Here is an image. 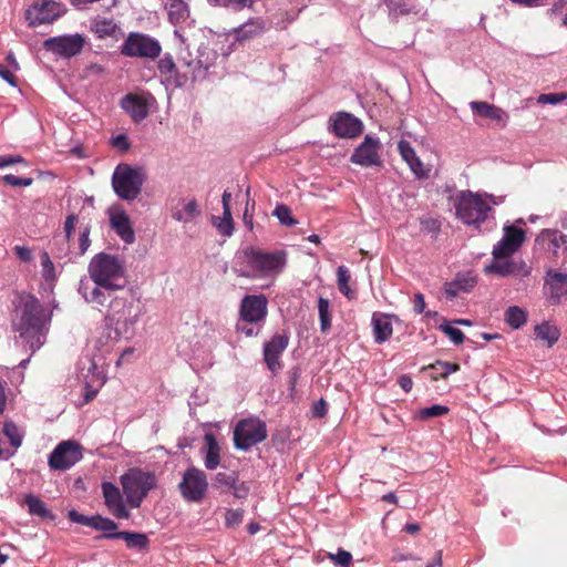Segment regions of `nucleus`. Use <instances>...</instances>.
I'll list each match as a JSON object with an SVG mask.
<instances>
[{"instance_id": "38", "label": "nucleus", "mask_w": 567, "mask_h": 567, "mask_svg": "<svg viewBox=\"0 0 567 567\" xmlns=\"http://www.w3.org/2000/svg\"><path fill=\"white\" fill-rule=\"evenodd\" d=\"M92 528L95 530L103 532L102 536L96 537L97 539H102V538L106 539V535L118 533V532H116L117 524L114 520H112L111 518L103 517L100 514H95V522L93 523Z\"/></svg>"}, {"instance_id": "36", "label": "nucleus", "mask_w": 567, "mask_h": 567, "mask_svg": "<svg viewBox=\"0 0 567 567\" xmlns=\"http://www.w3.org/2000/svg\"><path fill=\"white\" fill-rule=\"evenodd\" d=\"M259 0H208L213 6L226 8L230 11L240 12L251 9Z\"/></svg>"}, {"instance_id": "1", "label": "nucleus", "mask_w": 567, "mask_h": 567, "mask_svg": "<svg viewBox=\"0 0 567 567\" xmlns=\"http://www.w3.org/2000/svg\"><path fill=\"white\" fill-rule=\"evenodd\" d=\"M49 320L43 305L34 296L29 295L22 300L13 329L29 343L31 352L34 353L43 344L41 338L47 333Z\"/></svg>"}, {"instance_id": "59", "label": "nucleus", "mask_w": 567, "mask_h": 567, "mask_svg": "<svg viewBox=\"0 0 567 567\" xmlns=\"http://www.w3.org/2000/svg\"><path fill=\"white\" fill-rule=\"evenodd\" d=\"M90 227L85 226L80 234V245H78L76 255L83 256L90 246Z\"/></svg>"}, {"instance_id": "13", "label": "nucleus", "mask_w": 567, "mask_h": 567, "mask_svg": "<svg viewBox=\"0 0 567 567\" xmlns=\"http://www.w3.org/2000/svg\"><path fill=\"white\" fill-rule=\"evenodd\" d=\"M65 7L61 2L44 0L34 2L27 11V20L31 27L51 23L65 13Z\"/></svg>"}, {"instance_id": "53", "label": "nucleus", "mask_w": 567, "mask_h": 567, "mask_svg": "<svg viewBox=\"0 0 567 567\" xmlns=\"http://www.w3.org/2000/svg\"><path fill=\"white\" fill-rule=\"evenodd\" d=\"M386 6L395 14H409L413 11V7L408 3H401L396 0H385Z\"/></svg>"}, {"instance_id": "56", "label": "nucleus", "mask_w": 567, "mask_h": 567, "mask_svg": "<svg viewBox=\"0 0 567 567\" xmlns=\"http://www.w3.org/2000/svg\"><path fill=\"white\" fill-rule=\"evenodd\" d=\"M53 254L56 258L59 259H63V258H66L72 251L70 250V247H69V243H66L65 240H60L58 241L55 239V241L53 243Z\"/></svg>"}, {"instance_id": "30", "label": "nucleus", "mask_w": 567, "mask_h": 567, "mask_svg": "<svg viewBox=\"0 0 567 567\" xmlns=\"http://www.w3.org/2000/svg\"><path fill=\"white\" fill-rule=\"evenodd\" d=\"M24 504L28 506L30 515H37L42 518H54L53 514L47 508L45 503L34 495H27Z\"/></svg>"}, {"instance_id": "52", "label": "nucleus", "mask_w": 567, "mask_h": 567, "mask_svg": "<svg viewBox=\"0 0 567 567\" xmlns=\"http://www.w3.org/2000/svg\"><path fill=\"white\" fill-rule=\"evenodd\" d=\"M158 70L162 74L172 76L175 72V63L171 54H165L158 62Z\"/></svg>"}, {"instance_id": "31", "label": "nucleus", "mask_w": 567, "mask_h": 567, "mask_svg": "<svg viewBox=\"0 0 567 567\" xmlns=\"http://www.w3.org/2000/svg\"><path fill=\"white\" fill-rule=\"evenodd\" d=\"M204 440H206L207 444V454L206 460H204V465H206L208 470H215L219 464V446L217 440L212 434H206Z\"/></svg>"}, {"instance_id": "17", "label": "nucleus", "mask_w": 567, "mask_h": 567, "mask_svg": "<svg viewBox=\"0 0 567 567\" xmlns=\"http://www.w3.org/2000/svg\"><path fill=\"white\" fill-rule=\"evenodd\" d=\"M380 150V140L365 135L361 145L354 148L351 162L360 166H381Z\"/></svg>"}, {"instance_id": "16", "label": "nucleus", "mask_w": 567, "mask_h": 567, "mask_svg": "<svg viewBox=\"0 0 567 567\" xmlns=\"http://www.w3.org/2000/svg\"><path fill=\"white\" fill-rule=\"evenodd\" d=\"M268 300L265 295H247L240 301V319L249 323L265 320L268 313Z\"/></svg>"}, {"instance_id": "27", "label": "nucleus", "mask_w": 567, "mask_h": 567, "mask_svg": "<svg viewBox=\"0 0 567 567\" xmlns=\"http://www.w3.org/2000/svg\"><path fill=\"white\" fill-rule=\"evenodd\" d=\"M181 206L182 208H174L172 212L173 219L187 224L199 217L200 209L196 199L182 200Z\"/></svg>"}, {"instance_id": "6", "label": "nucleus", "mask_w": 567, "mask_h": 567, "mask_svg": "<svg viewBox=\"0 0 567 567\" xmlns=\"http://www.w3.org/2000/svg\"><path fill=\"white\" fill-rule=\"evenodd\" d=\"M144 181L145 173L142 167L118 164L112 176V186L121 199L134 200L140 196Z\"/></svg>"}, {"instance_id": "41", "label": "nucleus", "mask_w": 567, "mask_h": 567, "mask_svg": "<svg viewBox=\"0 0 567 567\" xmlns=\"http://www.w3.org/2000/svg\"><path fill=\"white\" fill-rule=\"evenodd\" d=\"M450 412L449 406L442 404H433L431 406H425L416 412V417L420 420H430L432 417H437L445 415Z\"/></svg>"}, {"instance_id": "11", "label": "nucleus", "mask_w": 567, "mask_h": 567, "mask_svg": "<svg viewBox=\"0 0 567 567\" xmlns=\"http://www.w3.org/2000/svg\"><path fill=\"white\" fill-rule=\"evenodd\" d=\"M526 240V231L514 224L503 226L502 239L494 246L492 257L506 259L515 255Z\"/></svg>"}, {"instance_id": "58", "label": "nucleus", "mask_w": 567, "mask_h": 567, "mask_svg": "<svg viewBox=\"0 0 567 567\" xmlns=\"http://www.w3.org/2000/svg\"><path fill=\"white\" fill-rule=\"evenodd\" d=\"M331 558L338 566L349 567L351 565L352 555L344 549H338L337 554Z\"/></svg>"}, {"instance_id": "15", "label": "nucleus", "mask_w": 567, "mask_h": 567, "mask_svg": "<svg viewBox=\"0 0 567 567\" xmlns=\"http://www.w3.org/2000/svg\"><path fill=\"white\" fill-rule=\"evenodd\" d=\"M330 131L339 138H355L363 131L362 122L352 113L338 112L330 117Z\"/></svg>"}, {"instance_id": "3", "label": "nucleus", "mask_w": 567, "mask_h": 567, "mask_svg": "<svg viewBox=\"0 0 567 567\" xmlns=\"http://www.w3.org/2000/svg\"><path fill=\"white\" fill-rule=\"evenodd\" d=\"M89 277L95 285L105 290H121L124 288V267L115 256L110 254H96L87 266Z\"/></svg>"}, {"instance_id": "20", "label": "nucleus", "mask_w": 567, "mask_h": 567, "mask_svg": "<svg viewBox=\"0 0 567 567\" xmlns=\"http://www.w3.org/2000/svg\"><path fill=\"white\" fill-rule=\"evenodd\" d=\"M102 492L104 505L114 517L120 519H127L131 517L130 511L126 508L123 494L112 482L102 483Z\"/></svg>"}, {"instance_id": "62", "label": "nucleus", "mask_w": 567, "mask_h": 567, "mask_svg": "<svg viewBox=\"0 0 567 567\" xmlns=\"http://www.w3.org/2000/svg\"><path fill=\"white\" fill-rule=\"evenodd\" d=\"M0 78L11 86H17V78L13 72L9 71L8 66L0 63Z\"/></svg>"}, {"instance_id": "48", "label": "nucleus", "mask_w": 567, "mask_h": 567, "mask_svg": "<svg viewBox=\"0 0 567 567\" xmlns=\"http://www.w3.org/2000/svg\"><path fill=\"white\" fill-rule=\"evenodd\" d=\"M134 319H124L123 321L117 319L115 321V333L116 336H124L125 338L133 334Z\"/></svg>"}, {"instance_id": "22", "label": "nucleus", "mask_w": 567, "mask_h": 567, "mask_svg": "<svg viewBox=\"0 0 567 567\" xmlns=\"http://www.w3.org/2000/svg\"><path fill=\"white\" fill-rule=\"evenodd\" d=\"M121 106L126 114L131 115L134 123H141L147 116L146 101L138 95H125L121 101Z\"/></svg>"}, {"instance_id": "51", "label": "nucleus", "mask_w": 567, "mask_h": 567, "mask_svg": "<svg viewBox=\"0 0 567 567\" xmlns=\"http://www.w3.org/2000/svg\"><path fill=\"white\" fill-rule=\"evenodd\" d=\"M421 228L422 231L427 234H439L441 230V224L433 217H424L421 218Z\"/></svg>"}, {"instance_id": "40", "label": "nucleus", "mask_w": 567, "mask_h": 567, "mask_svg": "<svg viewBox=\"0 0 567 567\" xmlns=\"http://www.w3.org/2000/svg\"><path fill=\"white\" fill-rule=\"evenodd\" d=\"M93 31L100 39L113 37L116 31V24L114 20L103 19L95 20L93 24Z\"/></svg>"}, {"instance_id": "37", "label": "nucleus", "mask_w": 567, "mask_h": 567, "mask_svg": "<svg viewBox=\"0 0 567 567\" xmlns=\"http://www.w3.org/2000/svg\"><path fill=\"white\" fill-rule=\"evenodd\" d=\"M331 305L328 299L323 297H319L318 299V315H319V323H321V331L324 333L329 329H331L332 316H331Z\"/></svg>"}, {"instance_id": "49", "label": "nucleus", "mask_w": 567, "mask_h": 567, "mask_svg": "<svg viewBox=\"0 0 567 567\" xmlns=\"http://www.w3.org/2000/svg\"><path fill=\"white\" fill-rule=\"evenodd\" d=\"M567 100V93L560 92V93H548V94H540L538 96V103L539 104H551L557 105L559 103H563Z\"/></svg>"}, {"instance_id": "34", "label": "nucleus", "mask_w": 567, "mask_h": 567, "mask_svg": "<svg viewBox=\"0 0 567 567\" xmlns=\"http://www.w3.org/2000/svg\"><path fill=\"white\" fill-rule=\"evenodd\" d=\"M505 320L512 329H519L527 321V313L517 306L509 307L505 312Z\"/></svg>"}, {"instance_id": "24", "label": "nucleus", "mask_w": 567, "mask_h": 567, "mask_svg": "<svg viewBox=\"0 0 567 567\" xmlns=\"http://www.w3.org/2000/svg\"><path fill=\"white\" fill-rule=\"evenodd\" d=\"M373 338L377 344H382L391 338L393 327L391 317L383 312L372 315Z\"/></svg>"}, {"instance_id": "5", "label": "nucleus", "mask_w": 567, "mask_h": 567, "mask_svg": "<svg viewBox=\"0 0 567 567\" xmlns=\"http://www.w3.org/2000/svg\"><path fill=\"white\" fill-rule=\"evenodd\" d=\"M491 196L488 195L483 197L472 190H461L456 202H454L457 218L463 224L480 226V224L487 219L488 213L492 210V206L487 200Z\"/></svg>"}, {"instance_id": "19", "label": "nucleus", "mask_w": 567, "mask_h": 567, "mask_svg": "<svg viewBox=\"0 0 567 567\" xmlns=\"http://www.w3.org/2000/svg\"><path fill=\"white\" fill-rule=\"evenodd\" d=\"M289 344V334L287 332L277 333L265 343L264 358L268 370L276 372L281 370L282 363L280 354L286 351Z\"/></svg>"}, {"instance_id": "2", "label": "nucleus", "mask_w": 567, "mask_h": 567, "mask_svg": "<svg viewBox=\"0 0 567 567\" xmlns=\"http://www.w3.org/2000/svg\"><path fill=\"white\" fill-rule=\"evenodd\" d=\"M244 268L235 269L240 278H274L281 274L287 265L285 250L266 251L255 247L241 250L238 256Z\"/></svg>"}, {"instance_id": "57", "label": "nucleus", "mask_w": 567, "mask_h": 567, "mask_svg": "<svg viewBox=\"0 0 567 567\" xmlns=\"http://www.w3.org/2000/svg\"><path fill=\"white\" fill-rule=\"evenodd\" d=\"M78 223V216L75 214L69 215L64 221V237L62 238L66 243L70 241Z\"/></svg>"}, {"instance_id": "35", "label": "nucleus", "mask_w": 567, "mask_h": 567, "mask_svg": "<svg viewBox=\"0 0 567 567\" xmlns=\"http://www.w3.org/2000/svg\"><path fill=\"white\" fill-rule=\"evenodd\" d=\"M351 281V274L349 272L348 268L344 266L337 268V285L338 290L340 293H342L348 299H353L355 296V292L349 288V282Z\"/></svg>"}, {"instance_id": "33", "label": "nucleus", "mask_w": 567, "mask_h": 567, "mask_svg": "<svg viewBox=\"0 0 567 567\" xmlns=\"http://www.w3.org/2000/svg\"><path fill=\"white\" fill-rule=\"evenodd\" d=\"M535 336L537 339L546 341L548 347H553L559 338V330L557 327L544 322L536 326Z\"/></svg>"}, {"instance_id": "12", "label": "nucleus", "mask_w": 567, "mask_h": 567, "mask_svg": "<svg viewBox=\"0 0 567 567\" xmlns=\"http://www.w3.org/2000/svg\"><path fill=\"white\" fill-rule=\"evenodd\" d=\"M83 457L82 446L75 441L60 442L52 454L49 455L48 464L52 470L65 471L81 461Z\"/></svg>"}, {"instance_id": "28", "label": "nucleus", "mask_w": 567, "mask_h": 567, "mask_svg": "<svg viewBox=\"0 0 567 567\" xmlns=\"http://www.w3.org/2000/svg\"><path fill=\"white\" fill-rule=\"evenodd\" d=\"M112 226L117 235L122 238L125 243H134L135 235L132 229L130 217H127L125 214H117L112 217L111 219Z\"/></svg>"}, {"instance_id": "42", "label": "nucleus", "mask_w": 567, "mask_h": 567, "mask_svg": "<svg viewBox=\"0 0 567 567\" xmlns=\"http://www.w3.org/2000/svg\"><path fill=\"white\" fill-rule=\"evenodd\" d=\"M113 290H105L103 287L95 285V287L89 293L84 292V298L86 302H93L96 305L104 306L110 295L106 292H112Z\"/></svg>"}, {"instance_id": "45", "label": "nucleus", "mask_w": 567, "mask_h": 567, "mask_svg": "<svg viewBox=\"0 0 567 567\" xmlns=\"http://www.w3.org/2000/svg\"><path fill=\"white\" fill-rule=\"evenodd\" d=\"M243 515H245V512L240 508H228L226 514H224V523H226V526L229 528L236 527L241 524Z\"/></svg>"}, {"instance_id": "39", "label": "nucleus", "mask_w": 567, "mask_h": 567, "mask_svg": "<svg viewBox=\"0 0 567 567\" xmlns=\"http://www.w3.org/2000/svg\"><path fill=\"white\" fill-rule=\"evenodd\" d=\"M2 433L9 439L11 446L18 449L23 443V435L20 433L17 424L12 421H6L2 425Z\"/></svg>"}, {"instance_id": "8", "label": "nucleus", "mask_w": 567, "mask_h": 567, "mask_svg": "<svg viewBox=\"0 0 567 567\" xmlns=\"http://www.w3.org/2000/svg\"><path fill=\"white\" fill-rule=\"evenodd\" d=\"M267 439V425L257 417L238 421L233 441L238 450L247 451Z\"/></svg>"}, {"instance_id": "9", "label": "nucleus", "mask_w": 567, "mask_h": 567, "mask_svg": "<svg viewBox=\"0 0 567 567\" xmlns=\"http://www.w3.org/2000/svg\"><path fill=\"white\" fill-rule=\"evenodd\" d=\"M208 486L207 474L192 466L183 473L178 489L184 501L200 503L207 495Z\"/></svg>"}, {"instance_id": "61", "label": "nucleus", "mask_w": 567, "mask_h": 567, "mask_svg": "<svg viewBox=\"0 0 567 567\" xmlns=\"http://www.w3.org/2000/svg\"><path fill=\"white\" fill-rule=\"evenodd\" d=\"M40 261H42L44 277L45 278L52 277V275L54 272V265H53V261L50 260L47 251H44L42 254V256H40Z\"/></svg>"}, {"instance_id": "44", "label": "nucleus", "mask_w": 567, "mask_h": 567, "mask_svg": "<svg viewBox=\"0 0 567 567\" xmlns=\"http://www.w3.org/2000/svg\"><path fill=\"white\" fill-rule=\"evenodd\" d=\"M274 214L278 218L279 223L286 226L297 225V220L290 214V208L286 205H278L275 208Z\"/></svg>"}, {"instance_id": "60", "label": "nucleus", "mask_w": 567, "mask_h": 567, "mask_svg": "<svg viewBox=\"0 0 567 567\" xmlns=\"http://www.w3.org/2000/svg\"><path fill=\"white\" fill-rule=\"evenodd\" d=\"M112 144L117 150L126 152L131 148L130 138L125 134H120L112 140Z\"/></svg>"}, {"instance_id": "7", "label": "nucleus", "mask_w": 567, "mask_h": 567, "mask_svg": "<svg viewBox=\"0 0 567 567\" xmlns=\"http://www.w3.org/2000/svg\"><path fill=\"white\" fill-rule=\"evenodd\" d=\"M122 55L155 60L162 53V47L157 39L142 32H131L124 39L121 47Z\"/></svg>"}, {"instance_id": "26", "label": "nucleus", "mask_w": 567, "mask_h": 567, "mask_svg": "<svg viewBox=\"0 0 567 567\" xmlns=\"http://www.w3.org/2000/svg\"><path fill=\"white\" fill-rule=\"evenodd\" d=\"M106 539H123L126 548L132 550H146L150 547L146 534L140 532H117L106 535Z\"/></svg>"}, {"instance_id": "18", "label": "nucleus", "mask_w": 567, "mask_h": 567, "mask_svg": "<svg viewBox=\"0 0 567 567\" xmlns=\"http://www.w3.org/2000/svg\"><path fill=\"white\" fill-rule=\"evenodd\" d=\"M486 274H495L501 278L518 277L526 278L530 274V268L522 259H495L485 267Z\"/></svg>"}, {"instance_id": "21", "label": "nucleus", "mask_w": 567, "mask_h": 567, "mask_svg": "<svg viewBox=\"0 0 567 567\" xmlns=\"http://www.w3.org/2000/svg\"><path fill=\"white\" fill-rule=\"evenodd\" d=\"M545 286L553 303H559L563 298L567 299V275L548 270Z\"/></svg>"}, {"instance_id": "54", "label": "nucleus", "mask_w": 567, "mask_h": 567, "mask_svg": "<svg viewBox=\"0 0 567 567\" xmlns=\"http://www.w3.org/2000/svg\"><path fill=\"white\" fill-rule=\"evenodd\" d=\"M2 181L10 186H30L32 178L19 177L14 174H6L2 176Z\"/></svg>"}, {"instance_id": "23", "label": "nucleus", "mask_w": 567, "mask_h": 567, "mask_svg": "<svg viewBox=\"0 0 567 567\" xmlns=\"http://www.w3.org/2000/svg\"><path fill=\"white\" fill-rule=\"evenodd\" d=\"M399 152L401 157L404 162L408 163L410 166L412 173H414L415 176L419 178H424L429 175V172L424 169V166L420 159V157L416 156L414 148L411 146V143L405 140H401L399 142Z\"/></svg>"}, {"instance_id": "50", "label": "nucleus", "mask_w": 567, "mask_h": 567, "mask_svg": "<svg viewBox=\"0 0 567 567\" xmlns=\"http://www.w3.org/2000/svg\"><path fill=\"white\" fill-rule=\"evenodd\" d=\"M68 518L72 523L81 524V525L89 526V527H92L95 522V515L85 516L84 514H80L75 509L68 512Z\"/></svg>"}, {"instance_id": "10", "label": "nucleus", "mask_w": 567, "mask_h": 567, "mask_svg": "<svg viewBox=\"0 0 567 567\" xmlns=\"http://www.w3.org/2000/svg\"><path fill=\"white\" fill-rule=\"evenodd\" d=\"M536 245L547 254L548 260L565 262L567 259V235L557 229H544L536 237Z\"/></svg>"}, {"instance_id": "43", "label": "nucleus", "mask_w": 567, "mask_h": 567, "mask_svg": "<svg viewBox=\"0 0 567 567\" xmlns=\"http://www.w3.org/2000/svg\"><path fill=\"white\" fill-rule=\"evenodd\" d=\"M213 225H215L223 236H230L233 234V219L231 212L227 215V210H223V218L217 220V218H213Z\"/></svg>"}, {"instance_id": "4", "label": "nucleus", "mask_w": 567, "mask_h": 567, "mask_svg": "<svg viewBox=\"0 0 567 567\" xmlns=\"http://www.w3.org/2000/svg\"><path fill=\"white\" fill-rule=\"evenodd\" d=\"M120 482L125 502L133 508L140 507L158 483L153 472H145L140 467H132L124 472Z\"/></svg>"}, {"instance_id": "25", "label": "nucleus", "mask_w": 567, "mask_h": 567, "mask_svg": "<svg viewBox=\"0 0 567 567\" xmlns=\"http://www.w3.org/2000/svg\"><path fill=\"white\" fill-rule=\"evenodd\" d=\"M266 30L265 20L261 18H255L246 21L237 29H233V37H235L237 41H246L259 37Z\"/></svg>"}, {"instance_id": "32", "label": "nucleus", "mask_w": 567, "mask_h": 567, "mask_svg": "<svg viewBox=\"0 0 567 567\" xmlns=\"http://www.w3.org/2000/svg\"><path fill=\"white\" fill-rule=\"evenodd\" d=\"M471 109L473 113L478 114L480 116L485 118L497 121L502 118V110L497 106L488 104L487 102H471Z\"/></svg>"}, {"instance_id": "55", "label": "nucleus", "mask_w": 567, "mask_h": 567, "mask_svg": "<svg viewBox=\"0 0 567 567\" xmlns=\"http://www.w3.org/2000/svg\"><path fill=\"white\" fill-rule=\"evenodd\" d=\"M250 487L247 482L238 481L234 487L230 488V492L234 497L237 499H246L248 497Z\"/></svg>"}, {"instance_id": "29", "label": "nucleus", "mask_w": 567, "mask_h": 567, "mask_svg": "<svg viewBox=\"0 0 567 567\" xmlns=\"http://www.w3.org/2000/svg\"><path fill=\"white\" fill-rule=\"evenodd\" d=\"M239 482L237 472H218L213 477L212 486L220 493H229L234 484Z\"/></svg>"}, {"instance_id": "14", "label": "nucleus", "mask_w": 567, "mask_h": 567, "mask_svg": "<svg viewBox=\"0 0 567 567\" xmlns=\"http://www.w3.org/2000/svg\"><path fill=\"white\" fill-rule=\"evenodd\" d=\"M84 44L85 38L76 33L48 38L43 43V48L55 55L72 58L82 52Z\"/></svg>"}, {"instance_id": "64", "label": "nucleus", "mask_w": 567, "mask_h": 567, "mask_svg": "<svg viewBox=\"0 0 567 567\" xmlns=\"http://www.w3.org/2000/svg\"><path fill=\"white\" fill-rule=\"evenodd\" d=\"M14 252H16L18 259H20L24 262L31 260V258H32L31 250L24 246H16Z\"/></svg>"}, {"instance_id": "46", "label": "nucleus", "mask_w": 567, "mask_h": 567, "mask_svg": "<svg viewBox=\"0 0 567 567\" xmlns=\"http://www.w3.org/2000/svg\"><path fill=\"white\" fill-rule=\"evenodd\" d=\"M432 368L439 370L441 379H447L451 373L460 371V364L456 362L437 361Z\"/></svg>"}, {"instance_id": "63", "label": "nucleus", "mask_w": 567, "mask_h": 567, "mask_svg": "<svg viewBox=\"0 0 567 567\" xmlns=\"http://www.w3.org/2000/svg\"><path fill=\"white\" fill-rule=\"evenodd\" d=\"M462 289H464V287L460 284V281H453L450 284H445L444 292L445 295H447V297L454 298Z\"/></svg>"}, {"instance_id": "47", "label": "nucleus", "mask_w": 567, "mask_h": 567, "mask_svg": "<svg viewBox=\"0 0 567 567\" xmlns=\"http://www.w3.org/2000/svg\"><path fill=\"white\" fill-rule=\"evenodd\" d=\"M440 329L444 334L449 336L450 340L454 344H462L464 340V334L458 328H453L451 324L445 323L441 324Z\"/></svg>"}]
</instances>
